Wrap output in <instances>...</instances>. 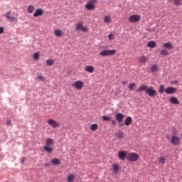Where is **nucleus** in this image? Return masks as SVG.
I'll return each instance as SVG.
<instances>
[{"label": "nucleus", "mask_w": 182, "mask_h": 182, "mask_svg": "<svg viewBox=\"0 0 182 182\" xmlns=\"http://www.w3.org/2000/svg\"><path fill=\"white\" fill-rule=\"evenodd\" d=\"M49 166V164H45V167H48Z\"/></svg>", "instance_id": "nucleus-46"}, {"label": "nucleus", "mask_w": 182, "mask_h": 182, "mask_svg": "<svg viewBox=\"0 0 182 182\" xmlns=\"http://www.w3.org/2000/svg\"><path fill=\"white\" fill-rule=\"evenodd\" d=\"M41 56V54L39 53V52L35 53L33 55V58L34 59V60H38V59H39Z\"/></svg>", "instance_id": "nucleus-36"}, {"label": "nucleus", "mask_w": 182, "mask_h": 182, "mask_svg": "<svg viewBox=\"0 0 182 182\" xmlns=\"http://www.w3.org/2000/svg\"><path fill=\"white\" fill-rule=\"evenodd\" d=\"M11 15V11L7 12L6 14L4 15L5 18H8L9 21L11 22H18V18L14 17V16H10Z\"/></svg>", "instance_id": "nucleus-13"}, {"label": "nucleus", "mask_w": 182, "mask_h": 182, "mask_svg": "<svg viewBox=\"0 0 182 182\" xmlns=\"http://www.w3.org/2000/svg\"><path fill=\"white\" fill-rule=\"evenodd\" d=\"M71 86L76 89V90H82V89H83L84 83L82 80H77L71 84Z\"/></svg>", "instance_id": "nucleus-10"}, {"label": "nucleus", "mask_w": 182, "mask_h": 182, "mask_svg": "<svg viewBox=\"0 0 182 182\" xmlns=\"http://www.w3.org/2000/svg\"><path fill=\"white\" fill-rule=\"evenodd\" d=\"M171 143L173 146H178L180 143H181V139L176 135H173L171 138Z\"/></svg>", "instance_id": "nucleus-11"}, {"label": "nucleus", "mask_w": 182, "mask_h": 182, "mask_svg": "<svg viewBox=\"0 0 182 182\" xmlns=\"http://www.w3.org/2000/svg\"><path fill=\"white\" fill-rule=\"evenodd\" d=\"M38 79H39V80H43V76H42V75H38Z\"/></svg>", "instance_id": "nucleus-41"}, {"label": "nucleus", "mask_w": 182, "mask_h": 182, "mask_svg": "<svg viewBox=\"0 0 182 182\" xmlns=\"http://www.w3.org/2000/svg\"><path fill=\"white\" fill-rule=\"evenodd\" d=\"M157 70H159V67L156 65H153L151 67V71L152 73L157 72Z\"/></svg>", "instance_id": "nucleus-35"}, {"label": "nucleus", "mask_w": 182, "mask_h": 182, "mask_svg": "<svg viewBox=\"0 0 182 182\" xmlns=\"http://www.w3.org/2000/svg\"><path fill=\"white\" fill-rule=\"evenodd\" d=\"M75 178H76V176L75 175L70 173L67 176V181L68 182H73V181H75Z\"/></svg>", "instance_id": "nucleus-26"}, {"label": "nucleus", "mask_w": 182, "mask_h": 182, "mask_svg": "<svg viewBox=\"0 0 182 182\" xmlns=\"http://www.w3.org/2000/svg\"><path fill=\"white\" fill-rule=\"evenodd\" d=\"M120 170V166L118 164H112V171L114 173H117Z\"/></svg>", "instance_id": "nucleus-25"}, {"label": "nucleus", "mask_w": 182, "mask_h": 182, "mask_svg": "<svg viewBox=\"0 0 182 182\" xmlns=\"http://www.w3.org/2000/svg\"><path fill=\"white\" fill-rule=\"evenodd\" d=\"M149 88L147 87V85H141L139 89H137L136 90V93H141V92L144 91L146 92V90H147Z\"/></svg>", "instance_id": "nucleus-23"}, {"label": "nucleus", "mask_w": 182, "mask_h": 182, "mask_svg": "<svg viewBox=\"0 0 182 182\" xmlns=\"http://www.w3.org/2000/svg\"><path fill=\"white\" fill-rule=\"evenodd\" d=\"M170 103L172 105H179L180 102L178 101V99L176 97H172L169 100Z\"/></svg>", "instance_id": "nucleus-22"}, {"label": "nucleus", "mask_w": 182, "mask_h": 182, "mask_svg": "<svg viewBox=\"0 0 182 182\" xmlns=\"http://www.w3.org/2000/svg\"><path fill=\"white\" fill-rule=\"evenodd\" d=\"M47 123L48 126H50L53 129H58V127H60V124L53 119H48Z\"/></svg>", "instance_id": "nucleus-9"}, {"label": "nucleus", "mask_w": 182, "mask_h": 182, "mask_svg": "<svg viewBox=\"0 0 182 182\" xmlns=\"http://www.w3.org/2000/svg\"><path fill=\"white\" fill-rule=\"evenodd\" d=\"M43 14H44V11L42 9H38L36 10L34 14H33V16H34V18H38V16H42Z\"/></svg>", "instance_id": "nucleus-16"}, {"label": "nucleus", "mask_w": 182, "mask_h": 182, "mask_svg": "<svg viewBox=\"0 0 182 182\" xmlns=\"http://www.w3.org/2000/svg\"><path fill=\"white\" fill-rule=\"evenodd\" d=\"M146 93L150 97H154L157 96V91H156V90H154L152 87H149L146 90Z\"/></svg>", "instance_id": "nucleus-12"}, {"label": "nucleus", "mask_w": 182, "mask_h": 182, "mask_svg": "<svg viewBox=\"0 0 182 182\" xmlns=\"http://www.w3.org/2000/svg\"><path fill=\"white\" fill-rule=\"evenodd\" d=\"M139 159H140V156L136 153H131L127 156V160L131 162L137 161Z\"/></svg>", "instance_id": "nucleus-6"}, {"label": "nucleus", "mask_w": 182, "mask_h": 182, "mask_svg": "<svg viewBox=\"0 0 182 182\" xmlns=\"http://www.w3.org/2000/svg\"><path fill=\"white\" fill-rule=\"evenodd\" d=\"M108 38L109 41H113V39H114V36L113 34H109Z\"/></svg>", "instance_id": "nucleus-39"}, {"label": "nucleus", "mask_w": 182, "mask_h": 182, "mask_svg": "<svg viewBox=\"0 0 182 182\" xmlns=\"http://www.w3.org/2000/svg\"><path fill=\"white\" fill-rule=\"evenodd\" d=\"M33 11H35V7L33 5H29L27 8V12L28 14H33Z\"/></svg>", "instance_id": "nucleus-29"}, {"label": "nucleus", "mask_w": 182, "mask_h": 182, "mask_svg": "<svg viewBox=\"0 0 182 182\" xmlns=\"http://www.w3.org/2000/svg\"><path fill=\"white\" fill-rule=\"evenodd\" d=\"M76 31H82V32H89L87 27L83 26V21H80L75 24Z\"/></svg>", "instance_id": "nucleus-5"}, {"label": "nucleus", "mask_w": 182, "mask_h": 182, "mask_svg": "<svg viewBox=\"0 0 182 182\" xmlns=\"http://www.w3.org/2000/svg\"><path fill=\"white\" fill-rule=\"evenodd\" d=\"M127 81H123V82H122V85H127Z\"/></svg>", "instance_id": "nucleus-45"}, {"label": "nucleus", "mask_w": 182, "mask_h": 182, "mask_svg": "<svg viewBox=\"0 0 182 182\" xmlns=\"http://www.w3.org/2000/svg\"><path fill=\"white\" fill-rule=\"evenodd\" d=\"M25 158L24 157H23L22 159H21V163H22V164H23V163H25Z\"/></svg>", "instance_id": "nucleus-43"}, {"label": "nucleus", "mask_w": 182, "mask_h": 182, "mask_svg": "<svg viewBox=\"0 0 182 182\" xmlns=\"http://www.w3.org/2000/svg\"><path fill=\"white\" fill-rule=\"evenodd\" d=\"M136 86H137V85H136V83L132 82L129 85V90H134V89H136Z\"/></svg>", "instance_id": "nucleus-33"}, {"label": "nucleus", "mask_w": 182, "mask_h": 182, "mask_svg": "<svg viewBox=\"0 0 182 182\" xmlns=\"http://www.w3.org/2000/svg\"><path fill=\"white\" fill-rule=\"evenodd\" d=\"M99 128V125H97V124H92L90 126V130H92V132H96V129Z\"/></svg>", "instance_id": "nucleus-30"}, {"label": "nucleus", "mask_w": 182, "mask_h": 182, "mask_svg": "<svg viewBox=\"0 0 182 182\" xmlns=\"http://www.w3.org/2000/svg\"><path fill=\"white\" fill-rule=\"evenodd\" d=\"M164 92H166V89L164 88V85H161L159 86V93H160V95H162V93H164Z\"/></svg>", "instance_id": "nucleus-31"}, {"label": "nucleus", "mask_w": 182, "mask_h": 182, "mask_svg": "<svg viewBox=\"0 0 182 182\" xmlns=\"http://www.w3.org/2000/svg\"><path fill=\"white\" fill-rule=\"evenodd\" d=\"M132 122H133V119H132V117H127L124 120V126H130Z\"/></svg>", "instance_id": "nucleus-21"}, {"label": "nucleus", "mask_w": 182, "mask_h": 182, "mask_svg": "<svg viewBox=\"0 0 182 182\" xmlns=\"http://www.w3.org/2000/svg\"><path fill=\"white\" fill-rule=\"evenodd\" d=\"M118 157H119V160L124 161L126 157H127V152L125 151H119Z\"/></svg>", "instance_id": "nucleus-15"}, {"label": "nucleus", "mask_w": 182, "mask_h": 182, "mask_svg": "<svg viewBox=\"0 0 182 182\" xmlns=\"http://www.w3.org/2000/svg\"><path fill=\"white\" fill-rule=\"evenodd\" d=\"M85 71L88 72V73H93L95 72V67L92 65H87L85 68Z\"/></svg>", "instance_id": "nucleus-19"}, {"label": "nucleus", "mask_w": 182, "mask_h": 182, "mask_svg": "<svg viewBox=\"0 0 182 182\" xmlns=\"http://www.w3.org/2000/svg\"><path fill=\"white\" fill-rule=\"evenodd\" d=\"M4 33V27H0V34Z\"/></svg>", "instance_id": "nucleus-42"}, {"label": "nucleus", "mask_w": 182, "mask_h": 182, "mask_svg": "<svg viewBox=\"0 0 182 182\" xmlns=\"http://www.w3.org/2000/svg\"><path fill=\"white\" fill-rule=\"evenodd\" d=\"M163 46L165 48L161 50V56H168L170 55V53H168V50H171V49L174 48V46H173V44H171L170 42L164 43Z\"/></svg>", "instance_id": "nucleus-2"}, {"label": "nucleus", "mask_w": 182, "mask_h": 182, "mask_svg": "<svg viewBox=\"0 0 182 182\" xmlns=\"http://www.w3.org/2000/svg\"><path fill=\"white\" fill-rule=\"evenodd\" d=\"M54 35L56 38H62L63 36V31L60 29H56L54 31Z\"/></svg>", "instance_id": "nucleus-18"}, {"label": "nucleus", "mask_w": 182, "mask_h": 182, "mask_svg": "<svg viewBox=\"0 0 182 182\" xmlns=\"http://www.w3.org/2000/svg\"><path fill=\"white\" fill-rule=\"evenodd\" d=\"M112 124L113 126H114V124H116V122H115L114 120H112Z\"/></svg>", "instance_id": "nucleus-44"}, {"label": "nucleus", "mask_w": 182, "mask_h": 182, "mask_svg": "<svg viewBox=\"0 0 182 182\" xmlns=\"http://www.w3.org/2000/svg\"><path fill=\"white\" fill-rule=\"evenodd\" d=\"M159 164H164L166 163V156H161L158 159Z\"/></svg>", "instance_id": "nucleus-27"}, {"label": "nucleus", "mask_w": 182, "mask_h": 182, "mask_svg": "<svg viewBox=\"0 0 182 182\" xmlns=\"http://www.w3.org/2000/svg\"><path fill=\"white\" fill-rule=\"evenodd\" d=\"M149 61V58L144 55H141L138 58V63H142V65H146Z\"/></svg>", "instance_id": "nucleus-14"}, {"label": "nucleus", "mask_w": 182, "mask_h": 182, "mask_svg": "<svg viewBox=\"0 0 182 182\" xmlns=\"http://www.w3.org/2000/svg\"><path fill=\"white\" fill-rule=\"evenodd\" d=\"M50 163H52L53 166H59L60 164V159L54 158L50 160Z\"/></svg>", "instance_id": "nucleus-24"}, {"label": "nucleus", "mask_w": 182, "mask_h": 182, "mask_svg": "<svg viewBox=\"0 0 182 182\" xmlns=\"http://www.w3.org/2000/svg\"><path fill=\"white\" fill-rule=\"evenodd\" d=\"M6 126H11L12 124V122L11 120H8L6 122Z\"/></svg>", "instance_id": "nucleus-40"}, {"label": "nucleus", "mask_w": 182, "mask_h": 182, "mask_svg": "<svg viewBox=\"0 0 182 182\" xmlns=\"http://www.w3.org/2000/svg\"><path fill=\"white\" fill-rule=\"evenodd\" d=\"M102 119H103L105 122H109V120H110V117L102 116Z\"/></svg>", "instance_id": "nucleus-38"}, {"label": "nucleus", "mask_w": 182, "mask_h": 182, "mask_svg": "<svg viewBox=\"0 0 182 182\" xmlns=\"http://www.w3.org/2000/svg\"><path fill=\"white\" fill-rule=\"evenodd\" d=\"M176 88L173 87H168L165 90V92L167 95H173V93H176Z\"/></svg>", "instance_id": "nucleus-17"}, {"label": "nucleus", "mask_w": 182, "mask_h": 182, "mask_svg": "<svg viewBox=\"0 0 182 182\" xmlns=\"http://www.w3.org/2000/svg\"><path fill=\"white\" fill-rule=\"evenodd\" d=\"M156 45L157 44L154 41H149L147 43L148 48H154Z\"/></svg>", "instance_id": "nucleus-32"}, {"label": "nucleus", "mask_w": 182, "mask_h": 182, "mask_svg": "<svg viewBox=\"0 0 182 182\" xmlns=\"http://www.w3.org/2000/svg\"><path fill=\"white\" fill-rule=\"evenodd\" d=\"M173 3L176 6H180L182 5V0H173Z\"/></svg>", "instance_id": "nucleus-37"}, {"label": "nucleus", "mask_w": 182, "mask_h": 182, "mask_svg": "<svg viewBox=\"0 0 182 182\" xmlns=\"http://www.w3.org/2000/svg\"><path fill=\"white\" fill-rule=\"evenodd\" d=\"M55 145V141L52 138H47L46 139V145L43 146V150L47 153H53V147Z\"/></svg>", "instance_id": "nucleus-1"}, {"label": "nucleus", "mask_w": 182, "mask_h": 182, "mask_svg": "<svg viewBox=\"0 0 182 182\" xmlns=\"http://www.w3.org/2000/svg\"><path fill=\"white\" fill-rule=\"evenodd\" d=\"M95 4H97V0H88L85 5L86 9L87 11H93L96 8Z\"/></svg>", "instance_id": "nucleus-3"}, {"label": "nucleus", "mask_w": 182, "mask_h": 182, "mask_svg": "<svg viewBox=\"0 0 182 182\" xmlns=\"http://www.w3.org/2000/svg\"><path fill=\"white\" fill-rule=\"evenodd\" d=\"M177 133V131L175 130V132H173V134H176Z\"/></svg>", "instance_id": "nucleus-47"}, {"label": "nucleus", "mask_w": 182, "mask_h": 182, "mask_svg": "<svg viewBox=\"0 0 182 182\" xmlns=\"http://www.w3.org/2000/svg\"><path fill=\"white\" fill-rule=\"evenodd\" d=\"M103 21H104V23H107V25H109V23L112 22V16H105L103 17Z\"/></svg>", "instance_id": "nucleus-20"}, {"label": "nucleus", "mask_w": 182, "mask_h": 182, "mask_svg": "<svg viewBox=\"0 0 182 182\" xmlns=\"http://www.w3.org/2000/svg\"><path fill=\"white\" fill-rule=\"evenodd\" d=\"M141 19V16L137 14H133L128 18V21L131 23H137V22H140Z\"/></svg>", "instance_id": "nucleus-4"}, {"label": "nucleus", "mask_w": 182, "mask_h": 182, "mask_svg": "<svg viewBox=\"0 0 182 182\" xmlns=\"http://www.w3.org/2000/svg\"><path fill=\"white\" fill-rule=\"evenodd\" d=\"M116 136L118 139H123L124 137V133L122 131H119L116 133Z\"/></svg>", "instance_id": "nucleus-28"}, {"label": "nucleus", "mask_w": 182, "mask_h": 182, "mask_svg": "<svg viewBox=\"0 0 182 182\" xmlns=\"http://www.w3.org/2000/svg\"><path fill=\"white\" fill-rule=\"evenodd\" d=\"M124 119V114L119 112L115 115V120L119 122V127H123L124 124L122 123L123 120Z\"/></svg>", "instance_id": "nucleus-8"}, {"label": "nucleus", "mask_w": 182, "mask_h": 182, "mask_svg": "<svg viewBox=\"0 0 182 182\" xmlns=\"http://www.w3.org/2000/svg\"><path fill=\"white\" fill-rule=\"evenodd\" d=\"M114 53H116V50H105L100 51L99 55L100 56H102V58H105L106 56H112V55H114Z\"/></svg>", "instance_id": "nucleus-7"}, {"label": "nucleus", "mask_w": 182, "mask_h": 182, "mask_svg": "<svg viewBox=\"0 0 182 182\" xmlns=\"http://www.w3.org/2000/svg\"><path fill=\"white\" fill-rule=\"evenodd\" d=\"M46 63L48 66H53V64L55 63V60L52 59H48L46 60Z\"/></svg>", "instance_id": "nucleus-34"}]
</instances>
